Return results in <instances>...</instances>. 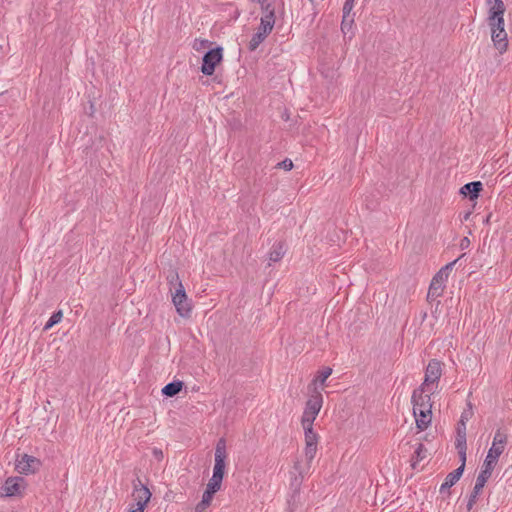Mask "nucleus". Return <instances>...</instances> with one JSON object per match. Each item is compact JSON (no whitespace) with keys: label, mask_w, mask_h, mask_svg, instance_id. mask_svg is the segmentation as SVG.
<instances>
[{"label":"nucleus","mask_w":512,"mask_h":512,"mask_svg":"<svg viewBox=\"0 0 512 512\" xmlns=\"http://www.w3.org/2000/svg\"><path fill=\"white\" fill-rule=\"evenodd\" d=\"M304 430V437H305V448H304V455L306 459L305 464H301L299 461H297L294 464L295 471L303 477L305 474L309 472L311 462L315 458L316 452H317V446L319 441L318 434L313 430V427L309 428H303Z\"/></svg>","instance_id":"f257e3e1"},{"label":"nucleus","mask_w":512,"mask_h":512,"mask_svg":"<svg viewBox=\"0 0 512 512\" xmlns=\"http://www.w3.org/2000/svg\"><path fill=\"white\" fill-rule=\"evenodd\" d=\"M224 477V437L219 438L215 452V466L212 478L207 484V491L216 493Z\"/></svg>","instance_id":"f03ea898"},{"label":"nucleus","mask_w":512,"mask_h":512,"mask_svg":"<svg viewBox=\"0 0 512 512\" xmlns=\"http://www.w3.org/2000/svg\"><path fill=\"white\" fill-rule=\"evenodd\" d=\"M441 376V362L436 359H432L429 361L426 367L424 381L421 384V386H423V389H432L433 391H435L438 387V382Z\"/></svg>","instance_id":"7ed1b4c3"},{"label":"nucleus","mask_w":512,"mask_h":512,"mask_svg":"<svg viewBox=\"0 0 512 512\" xmlns=\"http://www.w3.org/2000/svg\"><path fill=\"white\" fill-rule=\"evenodd\" d=\"M434 392L432 389H423V386L415 389L411 397L413 410L424 409L428 412V409H432L431 394Z\"/></svg>","instance_id":"20e7f679"},{"label":"nucleus","mask_w":512,"mask_h":512,"mask_svg":"<svg viewBox=\"0 0 512 512\" xmlns=\"http://www.w3.org/2000/svg\"><path fill=\"white\" fill-rule=\"evenodd\" d=\"M222 47L208 50L202 58L201 72L204 75H212L215 67L222 60Z\"/></svg>","instance_id":"39448f33"},{"label":"nucleus","mask_w":512,"mask_h":512,"mask_svg":"<svg viewBox=\"0 0 512 512\" xmlns=\"http://www.w3.org/2000/svg\"><path fill=\"white\" fill-rule=\"evenodd\" d=\"M151 495L149 488L142 484L140 479L137 478V480L133 482L132 496L136 504L132 508L144 511L147 503L150 501Z\"/></svg>","instance_id":"423d86ee"},{"label":"nucleus","mask_w":512,"mask_h":512,"mask_svg":"<svg viewBox=\"0 0 512 512\" xmlns=\"http://www.w3.org/2000/svg\"><path fill=\"white\" fill-rule=\"evenodd\" d=\"M172 302L180 316L189 317L191 306L188 302V298L183 285H180V288H176L175 292L172 293Z\"/></svg>","instance_id":"0eeeda50"},{"label":"nucleus","mask_w":512,"mask_h":512,"mask_svg":"<svg viewBox=\"0 0 512 512\" xmlns=\"http://www.w3.org/2000/svg\"><path fill=\"white\" fill-rule=\"evenodd\" d=\"M24 479L22 477H8L3 485L0 487V496L1 497H14L20 496L22 493V489L24 486Z\"/></svg>","instance_id":"6e6552de"},{"label":"nucleus","mask_w":512,"mask_h":512,"mask_svg":"<svg viewBox=\"0 0 512 512\" xmlns=\"http://www.w3.org/2000/svg\"><path fill=\"white\" fill-rule=\"evenodd\" d=\"M41 461L31 455L23 454L20 459H17L15 468L21 474H34L41 467Z\"/></svg>","instance_id":"1a4fd4ad"},{"label":"nucleus","mask_w":512,"mask_h":512,"mask_svg":"<svg viewBox=\"0 0 512 512\" xmlns=\"http://www.w3.org/2000/svg\"><path fill=\"white\" fill-rule=\"evenodd\" d=\"M274 24H271L270 18L260 19V25L257 28V32L252 36L249 42V49L256 50L258 46L267 38V36L273 30Z\"/></svg>","instance_id":"9d476101"},{"label":"nucleus","mask_w":512,"mask_h":512,"mask_svg":"<svg viewBox=\"0 0 512 512\" xmlns=\"http://www.w3.org/2000/svg\"><path fill=\"white\" fill-rule=\"evenodd\" d=\"M323 405V396L321 391L314 387L312 393L310 394L308 400L305 403V408L307 411L318 416Z\"/></svg>","instance_id":"9b49d317"},{"label":"nucleus","mask_w":512,"mask_h":512,"mask_svg":"<svg viewBox=\"0 0 512 512\" xmlns=\"http://www.w3.org/2000/svg\"><path fill=\"white\" fill-rule=\"evenodd\" d=\"M456 262H457V260H454V261L446 264L444 267H442L432 278V281L430 284L437 286V287L439 286L440 288L444 289L445 284L449 277V273L452 270V268Z\"/></svg>","instance_id":"f8f14e48"},{"label":"nucleus","mask_w":512,"mask_h":512,"mask_svg":"<svg viewBox=\"0 0 512 512\" xmlns=\"http://www.w3.org/2000/svg\"><path fill=\"white\" fill-rule=\"evenodd\" d=\"M487 5L489 7L487 20L504 18L506 7L503 0H487Z\"/></svg>","instance_id":"ddd939ff"},{"label":"nucleus","mask_w":512,"mask_h":512,"mask_svg":"<svg viewBox=\"0 0 512 512\" xmlns=\"http://www.w3.org/2000/svg\"><path fill=\"white\" fill-rule=\"evenodd\" d=\"M413 414L417 428L420 431L426 430L432 421V410L428 409V412H426L424 409L413 410Z\"/></svg>","instance_id":"4468645a"},{"label":"nucleus","mask_w":512,"mask_h":512,"mask_svg":"<svg viewBox=\"0 0 512 512\" xmlns=\"http://www.w3.org/2000/svg\"><path fill=\"white\" fill-rule=\"evenodd\" d=\"M491 38L493 41L494 47L498 50L500 54H503L507 51L508 48V37L505 29H501L498 32H491Z\"/></svg>","instance_id":"2eb2a0df"},{"label":"nucleus","mask_w":512,"mask_h":512,"mask_svg":"<svg viewBox=\"0 0 512 512\" xmlns=\"http://www.w3.org/2000/svg\"><path fill=\"white\" fill-rule=\"evenodd\" d=\"M504 452L503 449H500L499 447H493L491 446L490 449L488 450V453H487V456L484 460V463H483V469H487V471L489 472H493L497 462H498V458L499 456Z\"/></svg>","instance_id":"dca6fc26"},{"label":"nucleus","mask_w":512,"mask_h":512,"mask_svg":"<svg viewBox=\"0 0 512 512\" xmlns=\"http://www.w3.org/2000/svg\"><path fill=\"white\" fill-rule=\"evenodd\" d=\"M463 474V466H459L454 471L450 472L444 482L440 486V493H444L448 491L453 485L457 483V481L460 479V477Z\"/></svg>","instance_id":"f3484780"},{"label":"nucleus","mask_w":512,"mask_h":512,"mask_svg":"<svg viewBox=\"0 0 512 512\" xmlns=\"http://www.w3.org/2000/svg\"><path fill=\"white\" fill-rule=\"evenodd\" d=\"M482 190V183L480 181H474L465 184L461 187L460 193L464 196H469L471 200L478 197L479 192Z\"/></svg>","instance_id":"a211bd4d"},{"label":"nucleus","mask_w":512,"mask_h":512,"mask_svg":"<svg viewBox=\"0 0 512 512\" xmlns=\"http://www.w3.org/2000/svg\"><path fill=\"white\" fill-rule=\"evenodd\" d=\"M285 245L282 242L275 243L269 252V264L280 261L285 254Z\"/></svg>","instance_id":"6ab92c4d"},{"label":"nucleus","mask_w":512,"mask_h":512,"mask_svg":"<svg viewBox=\"0 0 512 512\" xmlns=\"http://www.w3.org/2000/svg\"><path fill=\"white\" fill-rule=\"evenodd\" d=\"M184 383L180 380L172 381L162 388V394L166 397H174L183 388Z\"/></svg>","instance_id":"aec40b11"},{"label":"nucleus","mask_w":512,"mask_h":512,"mask_svg":"<svg viewBox=\"0 0 512 512\" xmlns=\"http://www.w3.org/2000/svg\"><path fill=\"white\" fill-rule=\"evenodd\" d=\"M257 2L260 3L263 11L261 19L268 20L270 18L271 24H275V10L272 4L268 0H257Z\"/></svg>","instance_id":"412c9836"},{"label":"nucleus","mask_w":512,"mask_h":512,"mask_svg":"<svg viewBox=\"0 0 512 512\" xmlns=\"http://www.w3.org/2000/svg\"><path fill=\"white\" fill-rule=\"evenodd\" d=\"M491 475H492L491 472L487 471V469L485 470L482 468L481 472L477 476L476 483L473 488V491L475 492V494L481 493L483 487L485 486L487 480L491 477Z\"/></svg>","instance_id":"4be33fe9"},{"label":"nucleus","mask_w":512,"mask_h":512,"mask_svg":"<svg viewBox=\"0 0 512 512\" xmlns=\"http://www.w3.org/2000/svg\"><path fill=\"white\" fill-rule=\"evenodd\" d=\"M213 496L214 493L205 490L202 496V500L195 507V512H204L205 509L210 505Z\"/></svg>","instance_id":"5701e85b"},{"label":"nucleus","mask_w":512,"mask_h":512,"mask_svg":"<svg viewBox=\"0 0 512 512\" xmlns=\"http://www.w3.org/2000/svg\"><path fill=\"white\" fill-rule=\"evenodd\" d=\"M167 283L170 287V291H172L173 288H180V285H182L179 275L177 271L171 270L169 271L167 277H166Z\"/></svg>","instance_id":"b1692460"},{"label":"nucleus","mask_w":512,"mask_h":512,"mask_svg":"<svg viewBox=\"0 0 512 512\" xmlns=\"http://www.w3.org/2000/svg\"><path fill=\"white\" fill-rule=\"evenodd\" d=\"M317 416L306 409H304L302 417H301V425L302 428H311L313 427L314 421L316 420Z\"/></svg>","instance_id":"393cba45"},{"label":"nucleus","mask_w":512,"mask_h":512,"mask_svg":"<svg viewBox=\"0 0 512 512\" xmlns=\"http://www.w3.org/2000/svg\"><path fill=\"white\" fill-rule=\"evenodd\" d=\"M507 444V436L506 434L502 433L500 430H497L495 432L492 446L493 447H499L500 449H505V446Z\"/></svg>","instance_id":"a878e982"},{"label":"nucleus","mask_w":512,"mask_h":512,"mask_svg":"<svg viewBox=\"0 0 512 512\" xmlns=\"http://www.w3.org/2000/svg\"><path fill=\"white\" fill-rule=\"evenodd\" d=\"M332 374V368L330 367H325L323 368L321 371L318 372V374L316 375V377L314 378L313 380V385H316V384H320V385H324L325 381L327 380V378Z\"/></svg>","instance_id":"bb28decb"},{"label":"nucleus","mask_w":512,"mask_h":512,"mask_svg":"<svg viewBox=\"0 0 512 512\" xmlns=\"http://www.w3.org/2000/svg\"><path fill=\"white\" fill-rule=\"evenodd\" d=\"M62 318H63V312L61 310L54 312L50 316V318L46 322V324L44 325L43 330L47 331V330L51 329L54 325L58 324Z\"/></svg>","instance_id":"cd10ccee"},{"label":"nucleus","mask_w":512,"mask_h":512,"mask_svg":"<svg viewBox=\"0 0 512 512\" xmlns=\"http://www.w3.org/2000/svg\"><path fill=\"white\" fill-rule=\"evenodd\" d=\"M426 456H427V449L425 448V446L423 444H418L416 450L414 451V455L412 458L413 468H415L416 462L422 461L423 459L426 458Z\"/></svg>","instance_id":"c85d7f7f"},{"label":"nucleus","mask_w":512,"mask_h":512,"mask_svg":"<svg viewBox=\"0 0 512 512\" xmlns=\"http://www.w3.org/2000/svg\"><path fill=\"white\" fill-rule=\"evenodd\" d=\"M353 7H354V0H346L344 2V5H343V20H342V25H341L342 30H344L345 18L349 17V14L352 11Z\"/></svg>","instance_id":"c756f323"},{"label":"nucleus","mask_w":512,"mask_h":512,"mask_svg":"<svg viewBox=\"0 0 512 512\" xmlns=\"http://www.w3.org/2000/svg\"><path fill=\"white\" fill-rule=\"evenodd\" d=\"M455 445H456L457 450L467 449V446H466V427L463 428V432L458 433Z\"/></svg>","instance_id":"7c9ffc66"},{"label":"nucleus","mask_w":512,"mask_h":512,"mask_svg":"<svg viewBox=\"0 0 512 512\" xmlns=\"http://www.w3.org/2000/svg\"><path fill=\"white\" fill-rule=\"evenodd\" d=\"M443 291L444 289L440 288L439 286L437 287L430 284L427 298L430 300H435L442 295Z\"/></svg>","instance_id":"2f4dec72"},{"label":"nucleus","mask_w":512,"mask_h":512,"mask_svg":"<svg viewBox=\"0 0 512 512\" xmlns=\"http://www.w3.org/2000/svg\"><path fill=\"white\" fill-rule=\"evenodd\" d=\"M487 21H488V25L491 29V32H493V31L498 32L501 29H505L504 28V25H505L504 18H497L494 21H492V20H487Z\"/></svg>","instance_id":"473e14b6"},{"label":"nucleus","mask_w":512,"mask_h":512,"mask_svg":"<svg viewBox=\"0 0 512 512\" xmlns=\"http://www.w3.org/2000/svg\"><path fill=\"white\" fill-rule=\"evenodd\" d=\"M209 46L208 40H202V39H195L193 42V49L196 51H204Z\"/></svg>","instance_id":"72a5a7b5"},{"label":"nucleus","mask_w":512,"mask_h":512,"mask_svg":"<svg viewBox=\"0 0 512 512\" xmlns=\"http://www.w3.org/2000/svg\"><path fill=\"white\" fill-rule=\"evenodd\" d=\"M277 166L286 171H290L293 168V162L291 159L286 158L282 162L278 163Z\"/></svg>","instance_id":"f704fd0d"},{"label":"nucleus","mask_w":512,"mask_h":512,"mask_svg":"<svg viewBox=\"0 0 512 512\" xmlns=\"http://www.w3.org/2000/svg\"><path fill=\"white\" fill-rule=\"evenodd\" d=\"M479 494H475L474 491H472L471 495L469 496L468 503H467V509L470 511L473 506L475 505L477 498Z\"/></svg>","instance_id":"c9c22d12"},{"label":"nucleus","mask_w":512,"mask_h":512,"mask_svg":"<svg viewBox=\"0 0 512 512\" xmlns=\"http://www.w3.org/2000/svg\"><path fill=\"white\" fill-rule=\"evenodd\" d=\"M471 407V405L469 404ZM472 415L471 408L468 411H464L461 415L460 423L462 424L463 428L466 427L465 422L469 419V417Z\"/></svg>","instance_id":"e433bc0d"},{"label":"nucleus","mask_w":512,"mask_h":512,"mask_svg":"<svg viewBox=\"0 0 512 512\" xmlns=\"http://www.w3.org/2000/svg\"><path fill=\"white\" fill-rule=\"evenodd\" d=\"M458 453H459L460 460H461V465L460 466H463V469H464L465 468V463H466V449L458 450Z\"/></svg>","instance_id":"4c0bfd02"},{"label":"nucleus","mask_w":512,"mask_h":512,"mask_svg":"<svg viewBox=\"0 0 512 512\" xmlns=\"http://www.w3.org/2000/svg\"><path fill=\"white\" fill-rule=\"evenodd\" d=\"M153 455L155 456L156 459L158 460H162L163 459V452L162 450L158 449V448H154L153 449Z\"/></svg>","instance_id":"58836bf2"},{"label":"nucleus","mask_w":512,"mask_h":512,"mask_svg":"<svg viewBox=\"0 0 512 512\" xmlns=\"http://www.w3.org/2000/svg\"><path fill=\"white\" fill-rule=\"evenodd\" d=\"M471 215V212H466L463 214V216L461 217V221H467L469 219Z\"/></svg>","instance_id":"ea45409f"},{"label":"nucleus","mask_w":512,"mask_h":512,"mask_svg":"<svg viewBox=\"0 0 512 512\" xmlns=\"http://www.w3.org/2000/svg\"><path fill=\"white\" fill-rule=\"evenodd\" d=\"M353 22V20L348 21L347 18H345V25L344 30L350 26V24Z\"/></svg>","instance_id":"a19ab883"},{"label":"nucleus","mask_w":512,"mask_h":512,"mask_svg":"<svg viewBox=\"0 0 512 512\" xmlns=\"http://www.w3.org/2000/svg\"><path fill=\"white\" fill-rule=\"evenodd\" d=\"M233 13H234L233 19L236 20L238 18V16H239V12H238V10L236 8H234Z\"/></svg>","instance_id":"79ce46f5"},{"label":"nucleus","mask_w":512,"mask_h":512,"mask_svg":"<svg viewBox=\"0 0 512 512\" xmlns=\"http://www.w3.org/2000/svg\"><path fill=\"white\" fill-rule=\"evenodd\" d=\"M130 512H144V511L131 508Z\"/></svg>","instance_id":"37998d69"},{"label":"nucleus","mask_w":512,"mask_h":512,"mask_svg":"<svg viewBox=\"0 0 512 512\" xmlns=\"http://www.w3.org/2000/svg\"><path fill=\"white\" fill-rule=\"evenodd\" d=\"M460 432H463V426L462 425L458 427V433H460Z\"/></svg>","instance_id":"c03bdc74"},{"label":"nucleus","mask_w":512,"mask_h":512,"mask_svg":"<svg viewBox=\"0 0 512 512\" xmlns=\"http://www.w3.org/2000/svg\"><path fill=\"white\" fill-rule=\"evenodd\" d=\"M462 241L467 242V243L469 242V240L467 238H464Z\"/></svg>","instance_id":"a18cd8bd"}]
</instances>
